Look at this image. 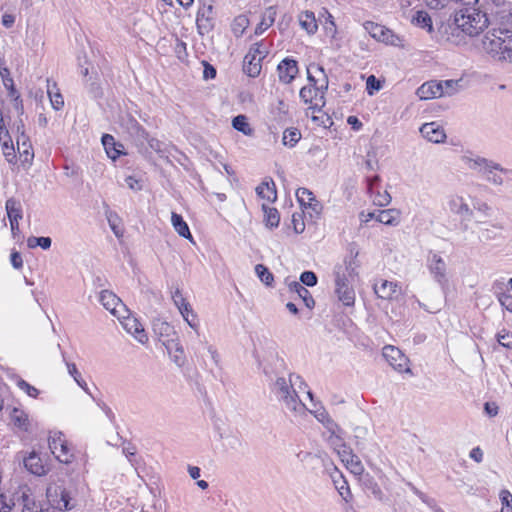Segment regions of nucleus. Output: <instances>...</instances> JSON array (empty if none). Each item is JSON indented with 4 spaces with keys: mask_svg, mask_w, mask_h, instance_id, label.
Wrapping results in <instances>:
<instances>
[{
    "mask_svg": "<svg viewBox=\"0 0 512 512\" xmlns=\"http://www.w3.org/2000/svg\"><path fill=\"white\" fill-rule=\"evenodd\" d=\"M412 23L422 29H426L429 33L433 31L432 19L426 11H417L412 18Z\"/></svg>",
    "mask_w": 512,
    "mask_h": 512,
    "instance_id": "72a5a7b5",
    "label": "nucleus"
},
{
    "mask_svg": "<svg viewBox=\"0 0 512 512\" xmlns=\"http://www.w3.org/2000/svg\"><path fill=\"white\" fill-rule=\"evenodd\" d=\"M473 208L482 213L485 216L490 214L491 208L486 202L476 201L473 204Z\"/></svg>",
    "mask_w": 512,
    "mask_h": 512,
    "instance_id": "338daca9",
    "label": "nucleus"
},
{
    "mask_svg": "<svg viewBox=\"0 0 512 512\" xmlns=\"http://www.w3.org/2000/svg\"><path fill=\"white\" fill-rule=\"evenodd\" d=\"M299 23L303 29L309 34H314L317 31V22L312 12H304L299 16Z\"/></svg>",
    "mask_w": 512,
    "mask_h": 512,
    "instance_id": "e433bc0d",
    "label": "nucleus"
},
{
    "mask_svg": "<svg viewBox=\"0 0 512 512\" xmlns=\"http://www.w3.org/2000/svg\"><path fill=\"white\" fill-rule=\"evenodd\" d=\"M13 505L14 503L9 497L0 493V512H10Z\"/></svg>",
    "mask_w": 512,
    "mask_h": 512,
    "instance_id": "052dcab7",
    "label": "nucleus"
},
{
    "mask_svg": "<svg viewBox=\"0 0 512 512\" xmlns=\"http://www.w3.org/2000/svg\"><path fill=\"white\" fill-rule=\"evenodd\" d=\"M47 93L52 107L57 111L60 110L64 106L63 96L59 92L56 83H51L49 79L47 80Z\"/></svg>",
    "mask_w": 512,
    "mask_h": 512,
    "instance_id": "7c9ffc66",
    "label": "nucleus"
},
{
    "mask_svg": "<svg viewBox=\"0 0 512 512\" xmlns=\"http://www.w3.org/2000/svg\"><path fill=\"white\" fill-rule=\"evenodd\" d=\"M102 144L109 158L115 160L119 157L120 151L116 149L115 139L110 134H104L102 136Z\"/></svg>",
    "mask_w": 512,
    "mask_h": 512,
    "instance_id": "4c0bfd02",
    "label": "nucleus"
},
{
    "mask_svg": "<svg viewBox=\"0 0 512 512\" xmlns=\"http://www.w3.org/2000/svg\"><path fill=\"white\" fill-rule=\"evenodd\" d=\"M296 198L302 208H307V205H311L316 200L313 193L307 188H299L296 191Z\"/></svg>",
    "mask_w": 512,
    "mask_h": 512,
    "instance_id": "c03bdc74",
    "label": "nucleus"
},
{
    "mask_svg": "<svg viewBox=\"0 0 512 512\" xmlns=\"http://www.w3.org/2000/svg\"><path fill=\"white\" fill-rule=\"evenodd\" d=\"M108 224L117 238H121L124 234L122 220L116 212L109 211L106 213Z\"/></svg>",
    "mask_w": 512,
    "mask_h": 512,
    "instance_id": "c9c22d12",
    "label": "nucleus"
},
{
    "mask_svg": "<svg viewBox=\"0 0 512 512\" xmlns=\"http://www.w3.org/2000/svg\"><path fill=\"white\" fill-rule=\"evenodd\" d=\"M154 331L160 335V341L168 340L174 338L176 336V332L174 328L167 322L159 321L154 324Z\"/></svg>",
    "mask_w": 512,
    "mask_h": 512,
    "instance_id": "58836bf2",
    "label": "nucleus"
},
{
    "mask_svg": "<svg viewBox=\"0 0 512 512\" xmlns=\"http://www.w3.org/2000/svg\"><path fill=\"white\" fill-rule=\"evenodd\" d=\"M334 484L342 499L348 502L352 495L347 481L340 476L338 480L334 479Z\"/></svg>",
    "mask_w": 512,
    "mask_h": 512,
    "instance_id": "8fccbe9b",
    "label": "nucleus"
},
{
    "mask_svg": "<svg viewBox=\"0 0 512 512\" xmlns=\"http://www.w3.org/2000/svg\"><path fill=\"white\" fill-rule=\"evenodd\" d=\"M307 79L310 84L302 87L299 95L306 104H309L308 111L314 114L325 106V92L329 81L324 68L314 63L307 67Z\"/></svg>",
    "mask_w": 512,
    "mask_h": 512,
    "instance_id": "f03ea898",
    "label": "nucleus"
},
{
    "mask_svg": "<svg viewBox=\"0 0 512 512\" xmlns=\"http://www.w3.org/2000/svg\"><path fill=\"white\" fill-rule=\"evenodd\" d=\"M1 146H2L3 155L5 156L6 160L8 162L12 163L16 157L13 141L10 140V141L1 142Z\"/></svg>",
    "mask_w": 512,
    "mask_h": 512,
    "instance_id": "864d4df0",
    "label": "nucleus"
},
{
    "mask_svg": "<svg viewBox=\"0 0 512 512\" xmlns=\"http://www.w3.org/2000/svg\"><path fill=\"white\" fill-rule=\"evenodd\" d=\"M249 26V19L245 15H239L233 20L231 29L236 37H241Z\"/></svg>",
    "mask_w": 512,
    "mask_h": 512,
    "instance_id": "79ce46f5",
    "label": "nucleus"
},
{
    "mask_svg": "<svg viewBox=\"0 0 512 512\" xmlns=\"http://www.w3.org/2000/svg\"><path fill=\"white\" fill-rule=\"evenodd\" d=\"M172 300L181 314H185L186 312H191L193 310L191 305L183 297L179 288L172 293Z\"/></svg>",
    "mask_w": 512,
    "mask_h": 512,
    "instance_id": "a19ab883",
    "label": "nucleus"
},
{
    "mask_svg": "<svg viewBox=\"0 0 512 512\" xmlns=\"http://www.w3.org/2000/svg\"><path fill=\"white\" fill-rule=\"evenodd\" d=\"M137 132L140 137H142L144 140L147 141L149 147L156 151V152H162V142H160L158 139L150 137L149 134L141 127L137 126Z\"/></svg>",
    "mask_w": 512,
    "mask_h": 512,
    "instance_id": "09e8293b",
    "label": "nucleus"
},
{
    "mask_svg": "<svg viewBox=\"0 0 512 512\" xmlns=\"http://www.w3.org/2000/svg\"><path fill=\"white\" fill-rule=\"evenodd\" d=\"M212 14V6H208L206 8H203L202 10H199L197 13V25L199 28H208L210 26L209 24V18Z\"/></svg>",
    "mask_w": 512,
    "mask_h": 512,
    "instance_id": "3c124183",
    "label": "nucleus"
},
{
    "mask_svg": "<svg viewBox=\"0 0 512 512\" xmlns=\"http://www.w3.org/2000/svg\"><path fill=\"white\" fill-rule=\"evenodd\" d=\"M276 15L277 11L275 6H269L266 8L262 13L261 21L255 28V34L260 35L271 27L275 21Z\"/></svg>",
    "mask_w": 512,
    "mask_h": 512,
    "instance_id": "b1692460",
    "label": "nucleus"
},
{
    "mask_svg": "<svg viewBox=\"0 0 512 512\" xmlns=\"http://www.w3.org/2000/svg\"><path fill=\"white\" fill-rule=\"evenodd\" d=\"M381 88L379 81L375 78L374 75H370L366 82V89L368 94L372 95L374 90H379Z\"/></svg>",
    "mask_w": 512,
    "mask_h": 512,
    "instance_id": "680f3d73",
    "label": "nucleus"
},
{
    "mask_svg": "<svg viewBox=\"0 0 512 512\" xmlns=\"http://www.w3.org/2000/svg\"><path fill=\"white\" fill-rule=\"evenodd\" d=\"M303 286L313 287L317 284V276L312 271H304L300 275V282Z\"/></svg>",
    "mask_w": 512,
    "mask_h": 512,
    "instance_id": "5fc2aeb1",
    "label": "nucleus"
},
{
    "mask_svg": "<svg viewBox=\"0 0 512 512\" xmlns=\"http://www.w3.org/2000/svg\"><path fill=\"white\" fill-rule=\"evenodd\" d=\"M461 161L465 165L466 168L476 171L479 174H482L489 159H487L485 157H481L479 155H474L472 153H467L461 157Z\"/></svg>",
    "mask_w": 512,
    "mask_h": 512,
    "instance_id": "5701e85b",
    "label": "nucleus"
},
{
    "mask_svg": "<svg viewBox=\"0 0 512 512\" xmlns=\"http://www.w3.org/2000/svg\"><path fill=\"white\" fill-rule=\"evenodd\" d=\"M301 134L296 128L286 129L283 133L282 142L285 146L294 147L300 140Z\"/></svg>",
    "mask_w": 512,
    "mask_h": 512,
    "instance_id": "37998d69",
    "label": "nucleus"
},
{
    "mask_svg": "<svg viewBox=\"0 0 512 512\" xmlns=\"http://www.w3.org/2000/svg\"><path fill=\"white\" fill-rule=\"evenodd\" d=\"M123 328L130 334H132L140 343L144 344L147 342L148 337L144 331L142 324L133 316L122 314L121 318H118Z\"/></svg>",
    "mask_w": 512,
    "mask_h": 512,
    "instance_id": "f3484780",
    "label": "nucleus"
},
{
    "mask_svg": "<svg viewBox=\"0 0 512 512\" xmlns=\"http://www.w3.org/2000/svg\"><path fill=\"white\" fill-rule=\"evenodd\" d=\"M364 30L370 34L372 38L379 42H383L392 46H402V39L395 34L392 30L374 23L372 21H366L363 24Z\"/></svg>",
    "mask_w": 512,
    "mask_h": 512,
    "instance_id": "6e6552de",
    "label": "nucleus"
},
{
    "mask_svg": "<svg viewBox=\"0 0 512 512\" xmlns=\"http://www.w3.org/2000/svg\"><path fill=\"white\" fill-rule=\"evenodd\" d=\"M22 500V512H45L48 509H44L39 501L35 499L31 494L23 493L21 496Z\"/></svg>",
    "mask_w": 512,
    "mask_h": 512,
    "instance_id": "2f4dec72",
    "label": "nucleus"
},
{
    "mask_svg": "<svg viewBox=\"0 0 512 512\" xmlns=\"http://www.w3.org/2000/svg\"><path fill=\"white\" fill-rule=\"evenodd\" d=\"M125 183L133 191H139L142 189L141 182L133 176H127L125 178Z\"/></svg>",
    "mask_w": 512,
    "mask_h": 512,
    "instance_id": "69168bd1",
    "label": "nucleus"
},
{
    "mask_svg": "<svg viewBox=\"0 0 512 512\" xmlns=\"http://www.w3.org/2000/svg\"><path fill=\"white\" fill-rule=\"evenodd\" d=\"M23 463L30 473L37 476L45 475L48 471L40 456L34 451L23 459Z\"/></svg>",
    "mask_w": 512,
    "mask_h": 512,
    "instance_id": "412c9836",
    "label": "nucleus"
},
{
    "mask_svg": "<svg viewBox=\"0 0 512 512\" xmlns=\"http://www.w3.org/2000/svg\"><path fill=\"white\" fill-rule=\"evenodd\" d=\"M262 210L264 212L265 225L269 228H276L280 222V215L277 209L263 204Z\"/></svg>",
    "mask_w": 512,
    "mask_h": 512,
    "instance_id": "f704fd0d",
    "label": "nucleus"
},
{
    "mask_svg": "<svg viewBox=\"0 0 512 512\" xmlns=\"http://www.w3.org/2000/svg\"><path fill=\"white\" fill-rule=\"evenodd\" d=\"M187 324L195 331L198 330L199 323L197 320V315L192 310L191 312H186L185 314H181Z\"/></svg>",
    "mask_w": 512,
    "mask_h": 512,
    "instance_id": "13d9d810",
    "label": "nucleus"
},
{
    "mask_svg": "<svg viewBox=\"0 0 512 512\" xmlns=\"http://www.w3.org/2000/svg\"><path fill=\"white\" fill-rule=\"evenodd\" d=\"M499 497L502 504L501 512H512V494L504 489L501 490Z\"/></svg>",
    "mask_w": 512,
    "mask_h": 512,
    "instance_id": "603ef678",
    "label": "nucleus"
},
{
    "mask_svg": "<svg viewBox=\"0 0 512 512\" xmlns=\"http://www.w3.org/2000/svg\"><path fill=\"white\" fill-rule=\"evenodd\" d=\"M313 407L314 408L310 409L309 412L312 413L315 418L321 422L329 431L335 433V429L338 426L329 416L328 412L322 406L316 407V404H313Z\"/></svg>",
    "mask_w": 512,
    "mask_h": 512,
    "instance_id": "bb28decb",
    "label": "nucleus"
},
{
    "mask_svg": "<svg viewBox=\"0 0 512 512\" xmlns=\"http://www.w3.org/2000/svg\"><path fill=\"white\" fill-rule=\"evenodd\" d=\"M255 273L258 278L267 286H271L274 281L273 274L263 264H257L255 266Z\"/></svg>",
    "mask_w": 512,
    "mask_h": 512,
    "instance_id": "49530a36",
    "label": "nucleus"
},
{
    "mask_svg": "<svg viewBox=\"0 0 512 512\" xmlns=\"http://www.w3.org/2000/svg\"><path fill=\"white\" fill-rule=\"evenodd\" d=\"M279 80L284 84L291 83L298 74L297 61L290 58L283 59L277 66Z\"/></svg>",
    "mask_w": 512,
    "mask_h": 512,
    "instance_id": "a211bd4d",
    "label": "nucleus"
},
{
    "mask_svg": "<svg viewBox=\"0 0 512 512\" xmlns=\"http://www.w3.org/2000/svg\"><path fill=\"white\" fill-rule=\"evenodd\" d=\"M47 499L53 508L60 511L70 510L73 505L70 504L69 492L61 486H49L46 491Z\"/></svg>",
    "mask_w": 512,
    "mask_h": 512,
    "instance_id": "9d476101",
    "label": "nucleus"
},
{
    "mask_svg": "<svg viewBox=\"0 0 512 512\" xmlns=\"http://www.w3.org/2000/svg\"><path fill=\"white\" fill-rule=\"evenodd\" d=\"M391 200L392 198L387 191H384L383 193L378 192L373 198L374 204L380 207L387 206L390 204Z\"/></svg>",
    "mask_w": 512,
    "mask_h": 512,
    "instance_id": "6e6d98bb",
    "label": "nucleus"
},
{
    "mask_svg": "<svg viewBox=\"0 0 512 512\" xmlns=\"http://www.w3.org/2000/svg\"><path fill=\"white\" fill-rule=\"evenodd\" d=\"M376 220L385 225L396 226L400 222V212L397 209L379 210Z\"/></svg>",
    "mask_w": 512,
    "mask_h": 512,
    "instance_id": "cd10ccee",
    "label": "nucleus"
},
{
    "mask_svg": "<svg viewBox=\"0 0 512 512\" xmlns=\"http://www.w3.org/2000/svg\"><path fill=\"white\" fill-rule=\"evenodd\" d=\"M175 53L177 54V57L180 60H183L184 57L187 55L186 43L183 41L177 40V43L175 45Z\"/></svg>",
    "mask_w": 512,
    "mask_h": 512,
    "instance_id": "774afa93",
    "label": "nucleus"
},
{
    "mask_svg": "<svg viewBox=\"0 0 512 512\" xmlns=\"http://www.w3.org/2000/svg\"><path fill=\"white\" fill-rule=\"evenodd\" d=\"M267 54L268 50L262 42L253 44L243 60L244 73L252 78L259 76L262 69V60Z\"/></svg>",
    "mask_w": 512,
    "mask_h": 512,
    "instance_id": "39448f33",
    "label": "nucleus"
},
{
    "mask_svg": "<svg viewBox=\"0 0 512 512\" xmlns=\"http://www.w3.org/2000/svg\"><path fill=\"white\" fill-rule=\"evenodd\" d=\"M347 266L337 265L334 268V281H335V293L345 306H352L355 301V292L352 287L349 286L346 271Z\"/></svg>",
    "mask_w": 512,
    "mask_h": 512,
    "instance_id": "423d86ee",
    "label": "nucleus"
},
{
    "mask_svg": "<svg viewBox=\"0 0 512 512\" xmlns=\"http://www.w3.org/2000/svg\"><path fill=\"white\" fill-rule=\"evenodd\" d=\"M420 133L424 138L433 143H443L446 140L444 129L436 122L424 123L420 127Z\"/></svg>",
    "mask_w": 512,
    "mask_h": 512,
    "instance_id": "6ab92c4d",
    "label": "nucleus"
},
{
    "mask_svg": "<svg viewBox=\"0 0 512 512\" xmlns=\"http://www.w3.org/2000/svg\"><path fill=\"white\" fill-rule=\"evenodd\" d=\"M482 44L484 50L494 59L512 62V31L507 29L488 31Z\"/></svg>",
    "mask_w": 512,
    "mask_h": 512,
    "instance_id": "20e7f679",
    "label": "nucleus"
},
{
    "mask_svg": "<svg viewBox=\"0 0 512 512\" xmlns=\"http://www.w3.org/2000/svg\"><path fill=\"white\" fill-rule=\"evenodd\" d=\"M162 344L165 346L173 362L179 367L183 366L185 363L184 350L178 342L177 337L168 340H162Z\"/></svg>",
    "mask_w": 512,
    "mask_h": 512,
    "instance_id": "aec40b11",
    "label": "nucleus"
},
{
    "mask_svg": "<svg viewBox=\"0 0 512 512\" xmlns=\"http://www.w3.org/2000/svg\"><path fill=\"white\" fill-rule=\"evenodd\" d=\"M383 356L387 362L399 372H409L408 358L396 347L385 346L383 348Z\"/></svg>",
    "mask_w": 512,
    "mask_h": 512,
    "instance_id": "4468645a",
    "label": "nucleus"
},
{
    "mask_svg": "<svg viewBox=\"0 0 512 512\" xmlns=\"http://www.w3.org/2000/svg\"><path fill=\"white\" fill-rule=\"evenodd\" d=\"M49 448L55 458L65 464H69L73 460V453L69 448L64 435L61 432L55 433L49 438Z\"/></svg>",
    "mask_w": 512,
    "mask_h": 512,
    "instance_id": "1a4fd4ad",
    "label": "nucleus"
},
{
    "mask_svg": "<svg viewBox=\"0 0 512 512\" xmlns=\"http://www.w3.org/2000/svg\"><path fill=\"white\" fill-rule=\"evenodd\" d=\"M18 386L20 389L24 390L30 397H37L39 394L38 389H36L34 386L30 385L24 380H20L18 382Z\"/></svg>",
    "mask_w": 512,
    "mask_h": 512,
    "instance_id": "bf43d9fd",
    "label": "nucleus"
},
{
    "mask_svg": "<svg viewBox=\"0 0 512 512\" xmlns=\"http://www.w3.org/2000/svg\"><path fill=\"white\" fill-rule=\"evenodd\" d=\"M498 342L504 347L512 348V334L509 332L500 333L498 335Z\"/></svg>",
    "mask_w": 512,
    "mask_h": 512,
    "instance_id": "0e129e2a",
    "label": "nucleus"
},
{
    "mask_svg": "<svg viewBox=\"0 0 512 512\" xmlns=\"http://www.w3.org/2000/svg\"><path fill=\"white\" fill-rule=\"evenodd\" d=\"M17 149L22 163L30 166L34 158V152L27 136H23V139L17 138Z\"/></svg>",
    "mask_w": 512,
    "mask_h": 512,
    "instance_id": "393cba45",
    "label": "nucleus"
},
{
    "mask_svg": "<svg viewBox=\"0 0 512 512\" xmlns=\"http://www.w3.org/2000/svg\"><path fill=\"white\" fill-rule=\"evenodd\" d=\"M498 300L500 304L509 312H512V296L506 293H501L498 295Z\"/></svg>",
    "mask_w": 512,
    "mask_h": 512,
    "instance_id": "e2e57ef3",
    "label": "nucleus"
},
{
    "mask_svg": "<svg viewBox=\"0 0 512 512\" xmlns=\"http://www.w3.org/2000/svg\"><path fill=\"white\" fill-rule=\"evenodd\" d=\"M481 175L493 186H502L506 181H512V169L505 168L501 164L490 159Z\"/></svg>",
    "mask_w": 512,
    "mask_h": 512,
    "instance_id": "0eeeda50",
    "label": "nucleus"
},
{
    "mask_svg": "<svg viewBox=\"0 0 512 512\" xmlns=\"http://www.w3.org/2000/svg\"><path fill=\"white\" fill-rule=\"evenodd\" d=\"M421 100L439 98L443 96L441 85L437 81H429L422 84L416 92Z\"/></svg>",
    "mask_w": 512,
    "mask_h": 512,
    "instance_id": "4be33fe9",
    "label": "nucleus"
},
{
    "mask_svg": "<svg viewBox=\"0 0 512 512\" xmlns=\"http://www.w3.org/2000/svg\"><path fill=\"white\" fill-rule=\"evenodd\" d=\"M307 388L303 378L295 373H290L288 378L277 377L271 384V391L276 399L289 411L296 415L303 414L307 408L299 398L298 392Z\"/></svg>",
    "mask_w": 512,
    "mask_h": 512,
    "instance_id": "f257e3e1",
    "label": "nucleus"
},
{
    "mask_svg": "<svg viewBox=\"0 0 512 512\" xmlns=\"http://www.w3.org/2000/svg\"><path fill=\"white\" fill-rule=\"evenodd\" d=\"M453 23L456 30L462 31L467 36L475 37L488 27L489 19L477 5L457 9L454 13Z\"/></svg>",
    "mask_w": 512,
    "mask_h": 512,
    "instance_id": "7ed1b4c3",
    "label": "nucleus"
},
{
    "mask_svg": "<svg viewBox=\"0 0 512 512\" xmlns=\"http://www.w3.org/2000/svg\"><path fill=\"white\" fill-rule=\"evenodd\" d=\"M258 197L266 199L268 202H274L277 199V192L274 182L271 180L262 182L256 188Z\"/></svg>",
    "mask_w": 512,
    "mask_h": 512,
    "instance_id": "c85d7f7f",
    "label": "nucleus"
},
{
    "mask_svg": "<svg viewBox=\"0 0 512 512\" xmlns=\"http://www.w3.org/2000/svg\"><path fill=\"white\" fill-rule=\"evenodd\" d=\"M290 292L296 293L304 302L307 308L312 309L315 306V301L311 293L301 283L292 281L288 284Z\"/></svg>",
    "mask_w": 512,
    "mask_h": 512,
    "instance_id": "a878e982",
    "label": "nucleus"
},
{
    "mask_svg": "<svg viewBox=\"0 0 512 512\" xmlns=\"http://www.w3.org/2000/svg\"><path fill=\"white\" fill-rule=\"evenodd\" d=\"M427 266L437 283L442 286L447 283V265L441 255L436 252H430L427 258Z\"/></svg>",
    "mask_w": 512,
    "mask_h": 512,
    "instance_id": "9b49d317",
    "label": "nucleus"
},
{
    "mask_svg": "<svg viewBox=\"0 0 512 512\" xmlns=\"http://www.w3.org/2000/svg\"><path fill=\"white\" fill-rule=\"evenodd\" d=\"M232 126L235 130L242 132L244 135L250 136L253 133L248 118L245 115H238L233 118Z\"/></svg>",
    "mask_w": 512,
    "mask_h": 512,
    "instance_id": "ea45409f",
    "label": "nucleus"
},
{
    "mask_svg": "<svg viewBox=\"0 0 512 512\" xmlns=\"http://www.w3.org/2000/svg\"><path fill=\"white\" fill-rule=\"evenodd\" d=\"M338 455L341 461L344 463L347 469L350 470L356 476H360L364 472V466L360 460V458L353 453L352 449L343 445L338 450Z\"/></svg>",
    "mask_w": 512,
    "mask_h": 512,
    "instance_id": "2eb2a0df",
    "label": "nucleus"
},
{
    "mask_svg": "<svg viewBox=\"0 0 512 512\" xmlns=\"http://www.w3.org/2000/svg\"><path fill=\"white\" fill-rule=\"evenodd\" d=\"M373 290L379 298L384 300L397 299L402 293L401 287L397 282L384 279H381L379 283H375Z\"/></svg>",
    "mask_w": 512,
    "mask_h": 512,
    "instance_id": "dca6fc26",
    "label": "nucleus"
},
{
    "mask_svg": "<svg viewBox=\"0 0 512 512\" xmlns=\"http://www.w3.org/2000/svg\"><path fill=\"white\" fill-rule=\"evenodd\" d=\"M171 223L175 231L183 238L192 240V234L183 217L176 212L171 214Z\"/></svg>",
    "mask_w": 512,
    "mask_h": 512,
    "instance_id": "c756f323",
    "label": "nucleus"
},
{
    "mask_svg": "<svg viewBox=\"0 0 512 512\" xmlns=\"http://www.w3.org/2000/svg\"><path fill=\"white\" fill-rule=\"evenodd\" d=\"M441 85L443 96H451L461 89V80H445L438 82Z\"/></svg>",
    "mask_w": 512,
    "mask_h": 512,
    "instance_id": "a18cd8bd",
    "label": "nucleus"
},
{
    "mask_svg": "<svg viewBox=\"0 0 512 512\" xmlns=\"http://www.w3.org/2000/svg\"><path fill=\"white\" fill-rule=\"evenodd\" d=\"M99 301L106 310L117 318H121L122 314L128 312L121 299L111 291H101L99 294Z\"/></svg>",
    "mask_w": 512,
    "mask_h": 512,
    "instance_id": "ddd939ff",
    "label": "nucleus"
},
{
    "mask_svg": "<svg viewBox=\"0 0 512 512\" xmlns=\"http://www.w3.org/2000/svg\"><path fill=\"white\" fill-rule=\"evenodd\" d=\"M11 419H12L13 423L20 429H23V430L28 429V416L24 411L19 410V409H14L11 414Z\"/></svg>",
    "mask_w": 512,
    "mask_h": 512,
    "instance_id": "de8ad7c7",
    "label": "nucleus"
},
{
    "mask_svg": "<svg viewBox=\"0 0 512 512\" xmlns=\"http://www.w3.org/2000/svg\"><path fill=\"white\" fill-rule=\"evenodd\" d=\"M293 229L297 234L302 233L305 230V223L300 213H294L292 215Z\"/></svg>",
    "mask_w": 512,
    "mask_h": 512,
    "instance_id": "4d7b16f0",
    "label": "nucleus"
},
{
    "mask_svg": "<svg viewBox=\"0 0 512 512\" xmlns=\"http://www.w3.org/2000/svg\"><path fill=\"white\" fill-rule=\"evenodd\" d=\"M446 203L448 210L462 220H470L474 215L473 209L462 195L451 194Z\"/></svg>",
    "mask_w": 512,
    "mask_h": 512,
    "instance_id": "f8f14e48",
    "label": "nucleus"
},
{
    "mask_svg": "<svg viewBox=\"0 0 512 512\" xmlns=\"http://www.w3.org/2000/svg\"><path fill=\"white\" fill-rule=\"evenodd\" d=\"M5 209L8 216V219H22L23 218V209L22 204L19 200L14 197H10L6 200Z\"/></svg>",
    "mask_w": 512,
    "mask_h": 512,
    "instance_id": "473e14b6",
    "label": "nucleus"
}]
</instances>
